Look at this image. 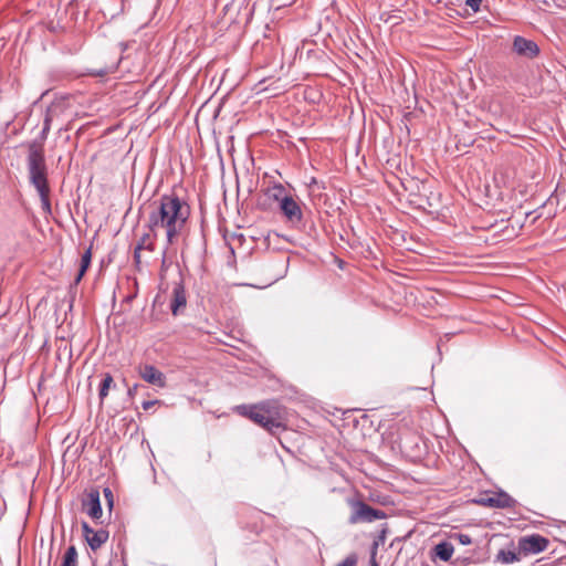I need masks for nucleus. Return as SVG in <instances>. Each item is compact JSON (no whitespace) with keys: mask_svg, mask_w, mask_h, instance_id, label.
<instances>
[{"mask_svg":"<svg viewBox=\"0 0 566 566\" xmlns=\"http://www.w3.org/2000/svg\"><path fill=\"white\" fill-rule=\"evenodd\" d=\"M370 566H379L378 563L375 560V558L373 557L371 562H370Z\"/></svg>","mask_w":566,"mask_h":566,"instance_id":"c756f323","label":"nucleus"},{"mask_svg":"<svg viewBox=\"0 0 566 566\" xmlns=\"http://www.w3.org/2000/svg\"><path fill=\"white\" fill-rule=\"evenodd\" d=\"M433 549L436 556L442 562L450 560L454 552L453 545L448 541H442L438 543Z\"/></svg>","mask_w":566,"mask_h":566,"instance_id":"4468645a","label":"nucleus"},{"mask_svg":"<svg viewBox=\"0 0 566 566\" xmlns=\"http://www.w3.org/2000/svg\"><path fill=\"white\" fill-rule=\"evenodd\" d=\"M142 378L155 386L165 387L166 378L165 375L153 365H146L140 373Z\"/></svg>","mask_w":566,"mask_h":566,"instance_id":"9b49d317","label":"nucleus"},{"mask_svg":"<svg viewBox=\"0 0 566 566\" xmlns=\"http://www.w3.org/2000/svg\"><path fill=\"white\" fill-rule=\"evenodd\" d=\"M357 564V557L356 555L352 554L347 556L345 559H343L340 563H338L336 566H356Z\"/></svg>","mask_w":566,"mask_h":566,"instance_id":"5701e85b","label":"nucleus"},{"mask_svg":"<svg viewBox=\"0 0 566 566\" xmlns=\"http://www.w3.org/2000/svg\"><path fill=\"white\" fill-rule=\"evenodd\" d=\"M29 184L35 189L45 216L52 214L50 200L49 167L39 144L30 145V154L25 158Z\"/></svg>","mask_w":566,"mask_h":566,"instance_id":"f03ea898","label":"nucleus"},{"mask_svg":"<svg viewBox=\"0 0 566 566\" xmlns=\"http://www.w3.org/2000/svg\"><path fill=\"white\" fill-rule=\"evenodd\" d=\"M518 560V554L512 549H500L495 556V562L501 564H512Z\"/></svg>","mask_w":566,"mask_h":566,"instance_id":"dca6fc26","label":"nucleus"},{"mask_svg":"<svg viewBox=\"0 0 566 566\" xmlns=\"http://www.w3.org/2000/svg\"><path fill=\"white\" fill-rule=\"evenodd\" d=\"M108 537V531L101 528L95 531L92 535H90V538H87L86 543L92 551H96L107 542Z\"/></svg>","mask_w":566,"mask_h":566,"instance_id":"ddd939ff","label":"nucleus"},{"mask_svg":"<svg viewBox=\"0 0 566 566\" xmlns=\"http://www.w3.org/2000/svg\"><path fill=\"white\" fill-rule=\"evenodd\" d=\"M49 133H50V130H44V128L42 127L39 139L31 140L27 144V147H28L27 156L30 154V145H32V144H39L42 148V153H44L43 144H44V140L48 138ZM43 155L45 156V154H43Z\"/></svg>","mask_w":566,"mask_h":566,"instance_id":"412c9836","label":"nucleus"},{"mask_svg":"<svg viewBox=\"0 0 566 566\" xmlns=\"http://www.w3.org/2000/svg\"><path fill=\"white\" fill-rule=\"evenodd\" d=\"M103 493H104V497L106 500L108 510L112 511L113 506H114V495H113V492H112V490L109 488H105L103 490Z\"/></svg>","mask_w":566,"mask_h":566,"instance_id":"4be33fe9","label":"nucleus"},{"mask_svg":"<svg viewBox=\"0 0 566 566\" xmlns=\"http://www.w3.org/2000/svg\"><path fill=\"white\" fill-rule=\"evenodd\" d=\"M83 511L93 520H98L103 515L99 491L91 489L82 501Z\"/></svg>","mask_w":566,"mask_h":566,"instance_id":"0eeeda50","label":"nucleus"},{"mask_svg":"<svg viewBox=\"0 0 566 566\" xmlns=\"http://www.w3.org/2000/svg\"><path fill=\"white\" fill-rule=\"evenodd\" d=\"M82 532H83V536L85 538V541H87V538H90V535H92L95 530H93L87 522L83 521L82 524Z\"/></svg>","mask_w":566,"mask_h":566,"instance_id":"393cba45","label":"nucleus"},{"mask_svg":"<svg viewBox=\"0 0 566 566\" xmlns=\"http://www.w3.org/2000/svg\"><path fill=\"white\" fill-rule=\"evenodd\" d=\"M60 566H77V551L74 545L67 547Z\"/></svg>","mask_w":566,"mask_h":566,"instance_id":"a211bd4d","label":"nucleus"},{"mask_svg":"<svg viewBox=\"0 0 566 566\" xmlns=\"http://www.w3.org/2000/svg\"><path fill=\"white\" fill-rule=\"evenodd\" d=\"M416 440H419V437L413 436V434L406 436V437L400 439V447L406 449V450L407 449H412L413 446L418 447V442Z\"/></svg>","mask_w":566,"mask_h":566,"instance_id":"aec40b11","label":"nucleus"},{"mask_svg":"<svg viewBox=\"0 0 566 566\" xmlns=\"http://www.w3.org/2000/svg\"><path fill=\"white\" fill-rule=\"evenodd\" d=\"M187 305V293L185 289L184 282L180 280L179 282L174 283L171 300H170V311L174 316H178L182 313Z\"/></svg>","mask_w":566,"mask_h":566,"instance_id":"1a4fd4ad","label":"nucleus"},{"mask_svg":"<svg viewBox=\"0 0 566 566\" xmlns=\"http://www.w3.org/2000/svg\"><path fill=\"white\" fill-rule=\"evenodd\" d=\"M457 539L462 545H470L472 543V538L468 534H462V533L457 534Z\"/></svg>","mask_w":566,"mask_h":566,"instance_id":"a878e982","label":"nucleus"},{"mask_svg":"<svg viewBox=\"0 0 566 566\" xmlns=\"http://www.w3.org/2000/svg\"><path fill=\"white\" fill-rule=\"evenodd\" d=\"M157 237V230L146 232L142 235L136 247H140V250H155V239Z\"/></svg>","mask_w":566,"mask_h":566,"instance_id":"2eb2a0df","label":"nucleus"},{"mask_svg":"<svg viewBox=\"0 0 566 566\" xmlns=\"http://www.w3.org/2000/svg\"><path fill=\"white\" fill-rule=\"evenodd\" d=\"M235 411L266 429L272 434L276 433L282 428L281 422L274 419L269 410H265L261 406L240 405L235 407Z\"/></svg>","mask_w":566,"mask_h":566,"instance_id":"7ed1b4c3","label":"nucleus"},{"mask_svg":"<svg viewBox=\"0 0 566 566\" xmlns=\"http://www.w3.org/2000/svg\"><path fill=\"white\" fill-rule=\"evenodd\" d=\"M512 50L517 55L525 56L527 59H534L539 54V48L536 42L521 35L514 36Z\"/></svg>","mask_w":566,"mask_h":566,"instance_id":"6e6552de","label":"nucleus"},{"mask_svg":"<svg viewBox=\"0 0 566 566\" xmlns=\"http://www.w3.org/2000/svg\"><path fill=\"white\" fill-rule=\"evenodd\" d=\"M159 403V400H145L143 403H142V407L144 410H148L150 409L153 406Z\"/></svg>","mask_w":566,"mask_h":566,"instance_id":"bb28decb","label":"nucleus"},{"mask_svg":"<svg viewBox=\"0 0 566 566\" xmlns=\"http://www.w3.org/2000/svg\"><path fill=\"white\" fill-rule=\"evenodd\" d=\"M140 247H135L133 256L136 263L140 262Z\"/></svg>","mask_w":566,"mask_h":566,"instance_id":"cd10ccee","label":"nucleus"},{"mask_svg":"<svg viewBox=\"0 0 566 566\" xmlns=\"http://www.w3.org/2000/svg\"><path fill=\"white\" fill-rule=\"evenodd\" d=\"M386 516L385 511L375 509L364 501L357 500L352 502V513L348 517V523H371L376 520L386 518Z\"/></svg>","mask_w":566,"mask_h":566,"instance_id":"20e7f679","label":"nucleus"},{"mask_svg":"<svg viewBox=\"0 0 566 566\" xmlns=\"http://www.w3.org/2000/svg\"><path fill=\"white\" fill-rule=\"evenodd\" d=\"M97 74H98V75H104V74H106V72L101 71V72H98Z\"/></svg>","mask_w":566,"mask_h":566,"instance_id":"2f4dec72","label":"nucleus"},{"mask_svg":"<svg viewBox=\"0 0 566 566\" xmlns=\"http://www.w3.org/2000/svg\"><path fill=\"white\" fill-rule=\"evenodd\" d=\"M516 500L504 491H501L496 493L494 496L483 500V504L496 509H512L516 505Z\"/></svg>","mask_w":566,"mask_h":566,"instance_id":"9d476101","label":"nucleus"},{"mask_svg":"<svg viewBox=\"0 0 566 566\" xmlns=\"http://www.w3.org/2000/svg\"><path fill=\"white\" fill-rule=\"evenodd\" d=\"M60 108V103L53 102L48 106L44 118H43V128L44 130H50L53 117L55 116L57 109Z\"/></svg>","mask_w":566,"mask_h":566,"instance_id":"f3484780","label":"nucleus"},{"mask_svg":"<svg viewBox=\"0 0 566 566\" xmlns=\"http://www.w3.org/2000/svg\"><path fill=\"white\" fill-rule=\"evenodd\" d=\"M151 207L153 210L148 217L147 228L150 231L158 228L166 229V251L169 245L174 244L175 239L186 227L190 217V207L186 200L178 197L175 192L163 195Z\"/></svg>","mask_w":566,"mask_h":566,"instance_id":"f257e3e1","label":"nucleus"},{"mask_svg":"<svg viewBox=\"0 0 566 566\" xmlns=\"http://www.w3.org/2000/svg\"><path fill=\"white\" fill-rule=\"evenodd\" d=\"M465 4L474 12L478 13L481 9L482 0H465Z\"/></svg>","mask_w":566,"mask_h":566,"instance_id":"b1692460","label":"nucleus"},{"mask_svg":"<svg viewBox=\"0 0 566 566\" xmlns=\"http://www.w3.org/2000/svg\"><path fill=\"white\" fill-rule=\"evenodd\" d=\"M113 382H114L113 376L108 373L105 374L99 384V390H98V396L102 401L107 397L109 388L113 385Z\"/></svg>","mask_w":566,"mask_h":566,"instance_id":"6ab92c4d","label":"nucleus"},{"mask_svg":"<svg viewBox=\"0 0 566 566\" xmlns=\"http://www.w3.org/2000/svg\"><path fill=\"white\" fill-rule=\"evenodd\" d=\"M549 544V541L539 535V534H532L522 536L518 539V549L520 553H523L525 555L528 554H539L544 552Z\"/></svg>","mask_w":566,"mask_h":566,"instance_id":"423d86ee","label":"nucleus"},{"mask_svg":"<svg viewBox=\"0 0 566 566\" xmlns=\"http://www.w3.org/2000/svg\"><path fill=\"white\" fill-rule=\"evenodd\" d=\"M137 388H138L137 384H135L133 387H129L128 390H127V396L129 398H133L136 395V392H137Z\"/></svg>","mask_w":566,"mask_h":566,"instance_id":"c85d7f7f","label":"nucleus"},{"mask_svg":"<svg viewBox=\"0 0 566 566\" xmlns=\"http://www.w3.org/2000/svg\"><path fill=\"white\" fill-rule=\"evenodd\" d=\"M385 533H386L385 531H382V532H381V534H380V538H381V539L384 538Z\"/></svg>","mask_w":566,"mask_h":566,"instance_id":"7c9ffc66","label":"nucleus"},{"mask_svg":"<svg viewBox=\"0 0 566 566\" xmlns=\"http://www.w3.org/2000/svg\"><path fill=\"white\" fill-rule=\"evenodd\" d=\"M274 191L275 193L273 195V198L275 200H280V209L286 220L291 223H300L303 219V212L300 205L291 196H283L280 199L279 196L284 191L283 186H275Z\"/></svg>","mask_w":566,"mask_h":566,"instance_id":"39448f33","label":"nucleus"},{"mask_svg":"<svg viewBox=\"0 0 566 566\" xmlns=\"http://www.w3.org/2000/svg\"><path fill=\"white\" fill-rule=\"evenodd\" d=\"M91 263H92V245H90L84 251V253L81 255L80 268H78V271H77V274H76V276L74 279L73 284L71 285V289L73 286H76L82 281V279L84 277L85 273L90 269Z\"/></svg>","mask_w":566,"mask_h":566,"instance_id":"f8f14e48","label":"nucleus"}]
</instances>
